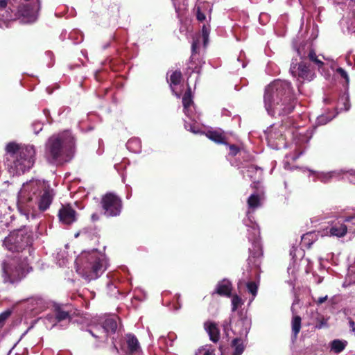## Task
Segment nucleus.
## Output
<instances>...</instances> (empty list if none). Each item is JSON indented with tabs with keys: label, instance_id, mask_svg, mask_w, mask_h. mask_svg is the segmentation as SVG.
I'll return each mask as SVG.
<instances>
[{
	"label": "nucleus",
	"instance_id": "f257e3e1",
	"mask_svg": "<svg viewBox=\"0 0 355 355\" xmlns=\"http://www.w3.org/2000/svg\"><path fill=\"white\" fill-rule=\"evenodd\" d=\"M265 107L270 114L287 115L291 113L296 99L291 83L275 80L268 85L264 94Z\"/></svg>",
	"mask_w": 355,
	"mask_h": 355
},
{
	"label": "nucleus",
	"instance_id": "f03ea898",
	"mask_svg": "<svg viewBox=\"0 0 355 355\" xmlns=\"http://www.w3.org/2000/svg\"><path fill=\"white\" fill-rule=\"evenodd\" d=\"M35 161V149L33 145L8 142L5 147L4 164L10 172L16 175L28 171Z\"/></svg>",
	"mask_w": 355,
	"mask_h": 355
},
{
	"label": "nucleus",
	"instance_id": "7ed1b4c3",
	"mask_svg": "<svg viewBox=\"0 0 355 355\" xmlns=\"http://www.w3.org/2000/svg\"><path fill=\"white\" fill-rule=\"evenodd\" d=\"M74 148L75 139L70 131L65 130L49 138L45 153L51 164H62L71 159Z\"/></svg>",
	"mask_w": 355,
	"mask_h": 355
},
{
	"label": "nucleus",
	"instance_id": "20e7f679",
	"mask_svg": "<svg viewBox=\"0 0 355 355\" xmlns=\"http://www.w3.org/2000/svg\"><path fill=\"white\" fill-rule=\"evenodd\" d=\"M78 261L80 273L88 281L100 277L106 268L105 259L97 251L82 253Z\"/></svg>",
	"mask_w": 355,
	"mask_h": 355
},
{
	"label": "nucleus",
	"instance_id": "39448f33",
	"mask_svg": "<svg viewBox=\"0 0 355 355\" xmlns=\"http://www.w3.org/2000/svg\"><path fill=\"white\" fill-rule=\"evenodd\" d=\"M1 268L3 282L10 284L20 282L33 270L26 258L21 260L15 257L10 262L3 261Z\"/></svg>",
	"mask_w": 355,
	"mask_h": 355
},
{
	"label": "nucleus",
	"instance_id": "423d86ee",
	"mask_svg": "<svg viewBox=\"0 0 355 355\" xmlns=\"http://www.w3.org/2000/svg\"><path fill=\"white\" fill-rule=\"evenodd\" d=\"M33 238L26 228L12 231L3 240V246L12 252H21L31 246Z\"/></svg>",
	"mask_w": 355,
	"mask_h": 355
},
{
	"label": "nucleus",
	"instance_id": "0eeeda50",
	"mask_svg": "<svg viewBox=\"0 0 355 355\" xmlns=\"http://www.w3.org/2000/svg\"><path fill=\"white\" fill-rule=\"evenodd\" d=\"M248 240L251 242V247L249 248V264L252 263L254 267L259 268L261 264L260 259L263 256L262 245L261 243L260 231L257 224L253 223L247 229Z\"/></svg>",
	"mask_w": 355,
	"mask_h": 355
},
{
	"label": "nucleus",
	"instance_id": "6e6552de",
	"mask_svg": "<svg viewBox=\"0 0 355 355\" xmlns=\"http://www.w3.org/2000/svg\"><path fill=\"white\" fill-rule=\"evenodd\" d=\"M103 214L106 217L119 216L123 209V201L116 194L108 192L101 200Z\"/></svg>",
	"mask_w": 355,
	"mask_h": 355
},
{
	"label": "nucleus",
	"instance_id": "1a4fd4ad",
	"mask_svg": "<svg viewBox=\"0 0 355 355\" xmlns=\"http://www.w3.org/2000/svg\"><path fill=\"white\" fill-rule=\"evenodd\" d=\"M44 188V184L40 180H31L24 184L20 191L21 201L24 203L36 202Z\"/></svg>",
	"mask_w": 355,
	"mask_h": 355
},
{
	"label": "nucleus",
	"instance_id": "9d476101",
	"mask_svg": "<svg viewBox=\"0 0 355 355\" xmlns=\"http://www.w3.org/2000/svg\"><path fill=\"white\" fill-rule=\"evenodd\" d=\"M37 5L33 3H21L18 6L17 11L15 13L17 19H21L23 23H33L37 18V12L40 9V1L37 0Z\"/></svg>",
	"mask_w": 355,
	"mask_h": 355
},
{
	"label": "nucleus",
	"instance_id": "9b49d317",
	"mask_svg": "<svg viewBox=\"0 0 355 355\" xmlns=\"http://www.w3.org/2000/svg\"><path fill=\"white\" fill-rule=\"evenodd\" d=\"M352 217L346 218H338L330 220L328 224L329 225L325 229L326 235L336 238H343L347 233V222H349Z\"/></svg>",
	"mask_w": 355,
	"mask_h": 355
},
{
	"label": "nucleus",
	"instance_id": "f8f14e48",
	"mask_svg": "<svg viewBox=\"0 0 355 355\" xmlns=\"http://www.w3.org/2000/svg\"><path fill=\"white\" fill-rule=\"evenodd\" d=\"M245 168H247L248 176L252 181L251 188L259 189V187H263L262 184L263 179L262 168L252 164L245 166Z\"/></svg>",
	"mask_w": 355,
	"mask_h": 355
},
{
	"label": "nucleus",
	"instance_id": "ddd939ff",
	"mask_svg": "<svg viewBox=\"0 0 355 355\" xmlns=\"http://www.w3.org/2000/svg\"><path fill=\"white\" fill-rule=\"evenodd\" d=\"M55 319L58 322L63 320H71L75 314L71 305L69 304H55L53 306Z\"/></svg>",
	"mask_w": 355,
	"mask_h": 355
},
{
	"label": "nucleus",
	"instance_id": "4468645a",
	"mask_svg": "<svg viewBox=\"0 0 355 355\" xmlns=\"http://www.w3.org/2000/svg\"><path fill=\"white\" fill-rule=\"evenodd\" d=\"M309 67V64L302 61L297 64L291 66L290 71L293 76L297 77L299 79L311 80L312 76Z\"/></svg>",
	"mask_w": 355,
	"mask_h": 355
},
{
	"label": "nucleus",
	"instance_id": "2eb2a0df",
	"mask_svg": "<svg viewBox=\"0 0 355 355\" xmlns=\"http://www.w3.org/2000/svg\"><path fill=\"white\" fill-rule=\"evenodd\" d=\"M76 214V211L69 205H62L58 211V218L63 224L71 225L77 220Z\"/></svg>",
	"mask_w": 355,
	"mask_h": 355
},
{
	"label": "nucleus",
	"instance_id": "dca6fc26",
	"mask_svg": "<svg viewBox=\"0 0 355 355\" xmlns=\"http://www.w3.org/2000/svg\"><path fill=\"white\" fill-rule=\"evenodd\" d=\"M284 129V127L282 125L279 128H274L269 131L268 133L267 139L269 142L274 143V145L276 147L279 146H285L286 145V135L283 134L282 130Z\"/></svg>",
	"mask_w": 355,
	"mask_h": 355
},
{
	"label": "nucleus",
	"instance_id": "f3484780",
	"mask_svg": "<svg viewBox=\"0 0 355 355\" xmlns=\"http://www.w3.org/2000/svg\"><path fill=\"white\" fill-rule=\"evenodd\" d=\"M254 192L249 196L247 202L250 209L254 210L261 205V200L264 199V189L259 187L254 189Z\"/></svg>",
	"mask_w": 355,
	"mask_h": 355
},
{
	"label": "nucleus",
	"instance_id": "a211bd4d",
	"mask_svg": "<svg viewBox=\"0 0 355 355\" xmlns=\"http://www.w3.org/2000/svg\"><path fill=\"white\" fill-rule=\"evenodd\" d=\"M39 196V198L36 201V203L38 204L39 209L42 211H46L51 205L53 195L52 193V191L46 189L45 187L44 190Z\"/></svg>",
	"mask_w": 355,
	"mask_h": 355
},
{
	"label": "nucleus",
	"instance_id": "6ab92c4d",
	"mask_svg": "<svg viewBox=\"0 0 355 355\" xmlns=\"http://www.w3.org/2000/svg\"><path fill=\"white\" fill-rule=\"evenodd\" d=\"M232 286L230 281L223 279L216 284L214 294H217L220 296H225L230 297L232 295Z\"/></svg>",
	"mask_w": 355,
	"mask_h": 355
},
{
	"label": "nucleus",
	"instance_id": "aec40b11",
	"mask_svg": "<svg viewBox=\"0 0 355 355\" xmlns=\"http://www.w3.org/2000/svg\"><path fill=\"white\" fill-rule=\"evenodd\" d=\"M100 327L102 329L104 338L107 340L109 334H114L116 332L117 329L116 320L113 318H108L102 324H100Z\"/></svg>",
	"mask_w": 355,
	"mask_h": 355
},
{
	"label": "nucleus",
	"instance_id": "412c9836",
	"mask_svg": "<svg viewBox=\"0 0 355 355\" xmlns=\"http://www.w3.org/2000/svg\"><path fill=\"white\" fill-rule=\"evenodd\" d=\"M126 343L129 354H133L139 352L140 349L138 339L134 334L126 335Z\"/></svg>",
	"mask_w": 355,
	"mask_h": 355
},
{
	"label": "nucleus",
	"instance_id": "4be33fe9",
	"mask_svg": "<svg viewBox=\"0 0 355 355\" xmlns=\"http://www.w3.org/2000/svg\"><path fill=\"white\" fill-rule=\"evenodd\" d=\"M207 137L211 141L219 144H226L224 133L218 130H209L206 133Z\"/></svg>",
	"mask_w": 355,
	"mask_h": 355
},
{
	"label": "nucleus",
	"instance_id": "5701e85b",
	"mask_svg": "<svg viewBox=\"0 0 355 355\" xmlns=\"http://www.w3.org/2000/svg\"><path fill=\"white\" fill-rule=\"evenodd\" d=\"M260 283V276L257 275V279L255 281H250L245 283V288L252 295V299L249 302V304L253 301L257 294L258 288Z\"/></svg>",
	"mask_w": 355,
	"mask_h": 355
},
{
	"label": "nucleus",
	"instance_id": "b1692460",
	"mask_svg": "<svg viewBox=\"0 0 355 355\" xmlns=\"http://www.w3.org/2000/svg\"><path fill=\"white\" fill-rule=\"evenodd\" d=\"M233 350L232 355H241L244 351L243 341L241 338H235L231 342Z\"/></svg>",
	"mask_w": 355,
	"mask_h": 355
},
{
	"label": "nucleus",
	"instance_id": "393cba45",
	"mask_svg": "<svg viewBox=\"0 0 355 355\" xmlns=\"http://www.w3.org/2000/svg\"><path fill=\"white\" fill-rule=\"evenodd\" d=\"M210 340L214 343H217L220 338V331L216 324L211 322L207 328Z\"/></svg>",
	"mask_w": 355,
	"mask_h": 355
},
{
	"label": "nucleus",
	"instance_id": "a878e982",
	"mask_svg": "<svg viewBox=\"0 0 355 355\" xmlns=\"http://www.w3.org/2000/svg\"><path fill=\"white\" fill-rule=\"evenodd\" d=\"M347 345V342L346 340L336 339L331 343V349L334 352L339 354L345 349Z\"/></svg>",
	"mask_w": 355,
	"mask_h": 355
},
{
	"label": "nucleus",
	"instance_id": "bb28decb",
	"mask_svg": "<svg viewBox=\"0 0 355 355\" xmlns=\"http://www.w3.org/2000/svg\"><path fill=\"white\" fill-rule=\"evenodd\" d=\"M302 318L299 315H295L292 318V334L295 338H297L301 329Z\"/></svg>",
	"mask_w": 355,
	"mask_h": 355
},
{
	"label": "nucleus",
	"instance_id": "cd10ccee",
	"mask_svg": "<svg viewBox=\"0 0 355 355\" xmlns=\"http://www.w3.org/2000/svg\"><path fill=\"white\" fill-rule=\"evenodd\" d=\"M193 103L192 94H191V89L189 86H188L187 89L182 97V105L184 110L188 109L191 104Z\"/></svg>",
	"mask_w": 355,
	"mask_h": 355
},
{
	"label": "nucleus",
	"instance_id": "c85d7f7f",
	"mask_svg": "<svg viewBox=\"0 0 355 355\" xmlns=\"http://www.w3.org/2000/svg\"><path fill=\"white\" fill-rule=\"evenodd\" d=\"M0 17L1 19L4 22L16 20L15 14H13L12 11L8 8H3L0 11Z\"/></svg>",
	"mask_w": 355,
	"mask_h": 355
},
{
	"label": "nucleus",
	"instance_id": "c756f323",
	"mask_svg": "<svg viewBox=\"0 0 355 355\" xmlns=\"http://www.w3.org/2000/svg\"><path fill=\"white\" fill-rule=\"evenodd\" d=\"M307 57L310 61L313 62L318 67V69L322 68L324 64L322 60L318 58V56L313 49H310Z\"/></svg>",
	"mask_w": 355,
	"mask_h": 355
},
{
	"label": "nucleus",
	"instance_id": "7c9ffc66",
	"mask_svg": "<svg viewBox=\"0 0 355 355\" xmlns=\"http://www.w3.org/2000/svg\"><path fill=\"white\" fill-rule=\"evenodd\" d=\"M314 233L313 232H308L302 236V243L307 248H311V245L314 241Z\"/></svg>",
	"mask_w": 355,
	"mask_h": 355
},
{
	"label": "nucleus",
	"instance_id": "2f4dec72",
	"mask_svg": "<svg viewBox=\"0 0 355 355\" xmlns=\"http://www.w3.org/2000/svg\"><path fill=\"white\" fill-rule=\"evenodd\" d=\"M338 106L340 110L348 111L350 108V102L348 96H342L339 98Z\"/></svg>",
	"mask_w": 355,
	"mask_h": 355
},
{
	"label": "nucleus",
	"instance_id": "473e14b6",
	"mask_svg": "<svg viewBox=\"0 0 355 355\" xmlns=\"http://www.w3.org/2000/svg\"><path fill=\"white\" fill-rule=\"evenodd\" d=\"M182 78V72L180 70H175L170 76L171 85H178L180 83Z\"/></svg>",
	"mask_w": 355,
	"mask_h": 355
},
{
	"label": "nucleus",
	"instance_id": "72a5a7b5",
	"mask_svg": "<svg viewBox=\"0 0 355 355\" xmlns=\"http://www.w3.org/2000/svg\"><path fill=\"white\" fill-rule=\"evenodd\" d=\"M327 319L324 318L323 315H320L316 318L315 328L320 329L324 327H327Z\"/></svg>",
	"mask_w": 355,
	"mask_h": 355
},
{
	"label": "nucleus",
	"instance_id": "f704fd0d",
	"mask_svg": "<svg viewBox=\"0 0 355 355\" xmlns=\"http://www.w3.org/2000/svg\"><path fill=\"white\" fill-rule=\"evenodd\" d=\"M196 355H216L214 353V349L207 347H201L198 349V352L196 353Z\"/></svg>",
	"mask_w": 355,
	"mask_h": 355
},
{
	"label": "nucleus",
	"instance_id": "c9c22d12",
	"mask_svg": "<svg viewBox=\"0 0 355 355\" xmlns=\"http://www.w3.org/2000/svg\"><path fill=\"white\" fill-rule=\"evenodd\" d=\"M241 304V298L237 295H234L232 299V311H235Z\"/></svg>",
	"mask_w": 355,
	"mask_h": 355
},
{
	"label": "nucleus",
	"instance_id": "e433bc0d",
	"mask_svg": "<svg viewBox=\"0 0 355 355\" xmlns=\"http://www.w3.org/2000/svg\"><path fill=\"white\" fill-rule=\"evenodd\" d=\"M101 329H102L100 327V324H98L94 327V330H89V333L92 335V336H94L96 338H104V336L103 334H102V331L101 332V334H98V331Z\"/></svg>",
	"mask_w": 355,
	"mask_h": 355
},
{
	"label": "nucleus",
	"instance_id": "4c0bfd02",
	"mask_svg": "<svg viewBox=\"0 0 355 355\" xmlns=\"http://www.w3.org/2000/svg\"><path fill=\"white\" fill-rule=\"evenodd\" d=\"M209 30L205 25H203L202 28V36L203 38L204 45L205 46L209 37Z\"/></svg>",
	"mask_w": 355,
	"mask_h": 355
},
{
	"label": "nucleus",
	"instance_id": "58836bf2",
	"mask_svg": "<svg viewBox=\"0 0 355 355\" xmlns=\"http://www.w3.org/2000/svg\"><path fill=\"white\" fill-rule=\"evenodd\" d=\"M12 311L10 310H6L0 313V324L3 323L11 315Z\"/></svg>",
	"mask_w": 355,
	"mask_h": 355
},
{
	"label": "nucleus",
	"instance_id": "ea45409f",
	"mask_svg": "<svg viewBox=\"0 0 355 355\" xmlns=\"http://www.w3.org/2000/svg\"><path fill=\"white\" fill-rule=\"evenodd\" d=\"M196 18L199 21H203L206 19L205 15L201 11L200 7L196 8Z\"/></svg>",
	"mask_w": 355,
	"mask_h": 355
},
{
	"label": "nucleus",
	"instance_id": "a19ab883",
	"mask_svg": "<svg viewBox=\"0 0 355 355\" xmlns=\"http://www.w3.org/2000/svg\"><path fill=\"white\" fill-rule=\"evenodd\" d=\"M337 72L338 74H340V76L342 78H345L347 81H348L349 77H348L347 73L346 72V71L345 69H343L341 67H339L337 69Z\"/></svg>",
	"mask_w": 355,
	"mask_h": 355
},
{
	"label": "nucleus",
	"instance_id": "79ce46f5",
	"mask_svg": "<svg viewBox=\"0 0 355 355\" xmlns=\"http://www.w3.org/2000/svg\"><path fill=\"white\" fill-rule=\"evenodd\" d=\"M230 153L232 156H235L239 152V148L235 145H231L230 146Z\"/></svg>",
	"mask_w": 355,
	"mask_h": 355
},
{
	"label": "nucleus",
	"instance_id": "37998d69",
	"mask_svg": "<svg viewBox=\"0 0 355 355\" xmlns=\"http://www.w3.org/2000/svg\"><path fill=\"white\" fill-rule=\"evenodd\" d=\"M327 299H328L327 295H325L324 297H318V299L317 300H315V302L317 303V304L320 305V304H322V303H324L325 301H327Z\"/></svg>",
	"mask_w": 355,
	"mask_h": 355
},
{
	"label": "nucleus",
	"instance_id": "c03bdc74",
	"mask_svg": "<svg viewBox=\"0 0 355 355\" xmlns=\"http://www.w3.org/2000/svg\"><path fill=\"white\" fill-rule=\"evenodd\" d=\"M8 0H0V11L8 8Z\"/></svg>",
	"mask_w": 355,
	"mask_h": 355
},
{
	"label": "nucleus",
	"instance_id": "a18cd8bd",
	"mask_svg": "<svg viewBox=\"0 0 355 355\" xmlns=\"http://www.w3.org/2000/svg\"><path fill=\"white\" fill-rule=\"evenodd\" d=\"M349 326L352 331L355 334V322L352 318H349Z\"/></svg>",
	"mask_w": 355,
	"mask_h": 355
},
{
	"label": "nucleus",
	"instance_id": "49530a36",
	"mask_svg": "<svg viewBox=\"0 0 355 355\" xmlns=\"http://www.w3.org/2000/svg\"><path fill=\"white\" fill-rule=\"evenodd\" d=\"M198 43L197 41H193L192 44H191V51H192V53H196V50L198 49Z\"/></svg>",
	"mask_w": 355,
	"mask_h": 355
},
{
	"label": "nucleus",
	"instance_id": "de8ad7c7",
	"mask_svg": "<svg viewBox=\"0 0 355 355\" xmlns=\"http://www.w3.org/2000/svg\"><path fill=\"white\" fill-rule=\"evenodd\" d=\"M91 218H92V221L95 222V221L98 220V219H99V216H98L97 214L94 213V214H93L91 216Z\"/></svg>",
	"mask_w": 355,
	"mask_h": 355
},
{
	"label": "nucleus",
	"instance_id": "09e8293b",
	"mask_svg": "<svg viewBox=\"0 0 355 355\" xmlns=\"http://www.w3.org/2000/svg\"><path fill=\"white\" fill-rule=\"evenodd\" d=\"M112 350L115 352L116 354H119V349L118 347L114 344L113 346H112Z\"/></svg>",
	"mask_w": 355,
	"mask_h": 355
},
{
	"label": "nucleus",
	"instance_id": "8fccbe9b",
	"mask_svg": "<svg viewBox=\"0 0 355 355\" xmlns=\"http://www.w3.org/2000/svg\"><path fill=\"white\" fill-rule=\"evenodd\" d=\"M3 233H4L3 231V229L0 228V237L2 236Z\"/></svg>",
	"mask_w": 355,
	"mask_h": 355
},
{
	"label": "nucleus",
	"instance_id": "3c124183",
	"mask_svg": "<svg viewBox=\"0 0 355 355\" xmlns=\"http://www.w3.org/2000/svg\"><path fill=\"white\" fill-rule=\"evenodd\" d=\"M133 141L132 140H130L128 142V145H130L132 143Z\"/></svg>",
	"mask_w": 355,
	"mask_h": 355
}]
</instances>
